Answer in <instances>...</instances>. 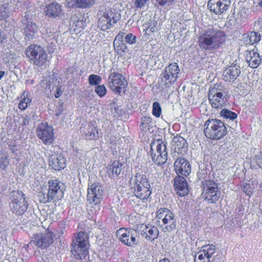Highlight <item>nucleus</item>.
<instances>
[{
	"mask_svg": "<svg viewBox=\"0 0 262 262\" xmlns=\"http://www.w3.org/2000/svg\"><path fill=\"white\" fill-rule=\"evenodd\" d=\"M221 116L227 119L233 120L237 117V114L226 108L223 109L221 112Z\"/></svg>",
	"mask_w": 262,
	"mask_h": 262,
	"instance_id": "nucleus-36",
	"label": "nucleus"
},
{
	"mask_svg": "<svg viewBox=\"0 0 262 262\" xmlns=\"http://www.w3.org/2000/svg\"><path fill=\"white\" fill-rule=\"evenodd\" d=\"M98 27L102 31L110 29L120 18L119 14L115 9L102 7L98 12Z\"/></svg>",
	"mask_w": 262,
	"mask_h": 262,
	"instance_id": "nucleus-6",
	"label": "nucleus"
},
{
	"mask_svg": "<svg viewBox=\"0 0 262 262\" xmlns=\"http://www.w3.org/2000/svg\"><path fill=\"white\" fill-rule=\"evenodd\" d=\"M62 91L60 87H58L56 90V93L54 94L56 98H59L62 94Z\"/></svg>",
	"mask_w": 262,
	"mask_h": 262,
	"instance_id": "nucleus-51",
	"label": "nucleus"
},
{
	"mask_svg": "<svg viewBox=\"0 0 262 262\" xmlns=\"http://www.w3.org/2000/svg\"><path fill=\"white\" fill-rule=\"evenodd\" d=\"M45 191V187L41 186L40 187V190L37 192V196L40 203L46 204L52 202L50 195H49V193H46Z\"/></svg>",
	"mask_w": 262,
	"mask_h": 262,
	"instance_id": "nucleus-33",
	"label": "nucleus"
},
{
	"mask_svg": "<svg viewBox=\"0 0 262 262\" xmlns=\"http://www.w3.org/2000/svg\"><path fill=\"white\" fill-rule=\"evenodd\" d=\"M66 5L70 8H77V0H66Z\"/></svg>",
	"mask_w": 262,
	"mask_h": 262,
	"instance_id": "nucleus-48",
	"label": "nucleus"
},
{
	"mask_svg": "<svg viewBox=\"0 0 262 262\" xmlns=\"http://www.w3.org/2000/svg\"><path fill=\"white\" fill-rule=\"evenodd\" d=\"M254 185L253 183H248L244 185L243 190L246 195L250 196L253 193Z\"/></svg>",
	"mask_w": 262,
	"mask_h": 262,
	"instance_id": "nucleus-41",
	"label": "nucleus"
},
{
	"mask_svg": "<svg viewBox=\"0 0 262 262\" xmlns=\"http://www.w3.org/2000/svg\"><path fill=\"white\" fill-rule=\"evenodd\" d=\"M54 233L48 228L43 233L38 232L34 234L31 242L38 248L43 249L51 246L54 241Z\"/></svg>",
	"mask_w": 262,
	"mask_h": 262,
	"instance_id": "nucleus-13",
	"label": "nucleus"
},
{
	"mask_svg": "<svg viewBox=\"0 0 262 262\" xmlns=\"http://www.w3.org/2000/svg\"><path fill=\"white\" fill-rule=\"evenodd\" d=\"M174 1L175 0H156V3L160 6H168L174 3Z\"/></svg>",
	"mask_w": 262,
	"mask_h": 262,
	"instance_id": "nucleus-47",
	"label": "nucleus"
},
{
	"mask_svg": "<svg viewBox=\"0 0 262 262\" xmlns=\"http://www.w3.org/2000/svg\"><path fill=\"white\" fill-rule=\"evenodd\" d=\"M74 236L75 239L71 244V252L76 259H83L89 254V235L85 232L80 231L74 234Z\"/></svg>",
	"mask_w": 262,
	"mask_h": 262,
	"instance_id": "nucleus-4",
	"label": "nucleus"
},
{
	"mask_svg": "<svg viewBox=\"0 0 262 262\" xmlns=\"http://www.w3.org/2000/svg\"><path fill=\"white\" fill-rule=\"evenodd\" d=\"M159 262H170L168 259L163 258L161 259Z\"/></svg>",
	"mask_w": 262,
	"mask_h": 262,
	"instance_id": "nucleus-53",
	"label": "nucleus"
},
{
	"mask_svg": "<svg viewBox=\"0 0 262 262\" xmlns=\"http://www.w3.org/2000/svg\"><path fill=\"white\" fill-rule=\"evenodd\" d=\"M129 186L134 195L143 201L147 200L152 192L149 181L145 174L136 173L130 179Z\"/></svg>",
	"mask_w": 262,
	"mask_h": 262,
	"instance_id": "nucleus-2",
	"label": "nucleus"
},
{
	"mask_svg": "<svg viewBox=\"0 0 262 262\" xmlns=\"http://www.w3.org/2000/svg\"><path fill=\"white\" fill-rule=\"evenodd\" d=\"M25 55L30 63L38 67H42L48 60V56L45 49L36 43H31L27 47Z\"/></svg>",
	"mask_w": 262,
	"mask_h": 262,
	"instance_id": "nucleus-5",
	"label": "nucleus"
},
{
	"mask_svg": "<svg viewBox=\"0 0 262 262\" xmlns=\"http://www.w3.org/2000/svg\"><path fill=\"white\" fill-rule=\"evenodd\" d=\"M208 9L215 15L224 14L228 9V0H209L207 4Z\"/></svg>",
	"mask_w": 262,
	"mask_h": 262,
	"instance_id": "nucleus-20",
	"label": "nucleus"
},
{
	"mask_svg": "<svg viewBox=\"0 0 262 262\" xmlns=\"http://www.w3.org/2000/svg\"><path fill=\"white\" fill-rule=\"evenodd\" d=\"M258 4L259 6L262 7V0H259Z\"/></svg>",
	"mask_w": 262,
	"mask_h": 262,
	"instance_id": "nucleus-55",
	"label": "nucleus"
},
{
	"mask_svg": "<svg viewBox=\"0 0 262 262\" xmlns=\"http://www.w3.org/2000/svg\"><path fill=\"white\" fill-rule=\"evenodd\" d=\"M180 72L177 62L169 63L161 72L158 81V87L162 91H168L173 86Z\"/></svg>",
	"mask_w": 262,
	"mask_h": 262,
	"instance_id": "nucleus-3",
	"label": "nucleus"
},
{
	"mask_svg": "<svg viewBox=\"0 0 262 262\" xmlns=\"http://www.w3.org/2000/svg\"><path fill=\"white\" fill-rule=\"evenodd\" d=\"M38 29V26L35 23L28 21L24 28L26 36L27 37H32L37 32Z\"/></svg>",
	"mask_w": 262,
	"mask_h": 262,
	"instance_id": "nucleus-32",
	"label": "nucleus"
},
{
	"mask_svg": "<svg viewBox=\"0 0 262 262\" xmlns=\"http://www.w3.org/2000/svg\"><path fill=\"white\" fill-rule=\"evenodd\" d=\"M9 16L6 7L0 5V20L6 19Z\"/></svg>",
	"mask_w": 262,
	"mask_h": 262,
	"instance_id": "nucleus-46",
	"label": "nucleus"
},
{
	"mask_svg": "<svg viewBox=\"0 0 262 262\" xmlns=\"http://www.w3.org/2000/svg\"><path fill=\"white\" fill-rule=\"evenodd\" d=\"M157 225L163 232H170L176 228V220L173 213L165 208L159 209L157 212Z\"/></svg>",
	"mask_w": 262,
	"mask_h": 262,
	"instance_id": "nucleus-8",
	"label": "nucleus"
},
{
	"mask_svg": "<svg viewBox=\"0 0 262 262\" xmlns=\"http://www.w3.org/2000/svg\"><path fill=\"white\" fill-rule=\"evenodd\" d=\"M133 218H134V216H129V223L130 224H134L136 226H138V224H136V222H132V221L133 220Z\"/></svg>",
	"mask_w": 262,
	"mask_h": 262,
	"instance_id": "nucleus-52",
	"label": "nucleus"
},
{
	"mask_svg": "<svg viewBox=\"0 0 262 262\" xmlns=\"http://www.w3.org/2000/svg\"><path fill=\"white\" fill-rule=\"evenodd\" d=\"M174 169L178 175L187 177L191 172V165L185 158H179L174 163Z\"/></svg>",
	"mask_w": 262,
	"mask_h": 262,
	"instance_id": "nucleus-21",
	"label": "nucleus"
},
{
	"mask_svg": "<svg viewBox=\"0 0 262 262\" xmlns=\"http://www.w3.org/2000/svg\"><path fill=\"white\" fill-rule=\"evenodd\" d=\"M248 39L246 40L247 43L254 45L258 42L260 40V35L257 32L252 31L248 34Z\"/></svg>",
	"mask_w": 262,
	"mask_h": 262,
	"instance_id": "nucleus-34",
	"label": "nucleus"
},
{
	"mask_svg": "<svg viewBox=\"0 0 262 262\" xmlns=\"http://www.w3.org/2000/svg\"><path fill=\"white\" fill-rule=\"evenodd\" d=\"M227 128L223 122L215 119H209L205 123L204 133L210 139L219 140L227 134Z\"/></svg>",
	"mask_w": 262,
	"mask_h": 262,
	"instance_id": "nucleus-7",
	"label": "nucleus"
},
{
	"mask_svg": "<svg viewBox=\"0 0 262 262\" xmlns=\"http://www.w3.org/2000/svg\"><path fill=\"white\" fill-rule=\"evenodd\" d=\"M50 167L55 170H60L66 166V159L61 155H52L49 160Z\"/></svg>",
	"mask_w": 262,
	"mask_h": 262,
	"instance_id": "nucleus-25",
	"label": "nucleus"
},
{
	"mask_svg": "<svg viewBox=\"0 0 262 262\" xmlns=\"http://www.w3.org/2000/svg\"><path fill=\"white\" fill-rule=\"evenodd\" d=\"M7 36L4 32L0 29V45L4 42L5 40L6 39Z\"/></svg>",
	"mask_w": 262,
	"mask_h": 262,
	"instance_id": "nucleus-50",
	"label": "nucleus"
},
{
	"mask_svg": "<svg viewBox=\"0 0 262 262\" xmlns=\"http://www.w3.org/2000/svg\"><path fill=\"white\" fill-rule=\"evenodd\" d=\"M221 195L216 182L210 180L205 181L202 192L203 198L205 200L209 203H215L219 200Z\"/></svg>",
	"mask_w": 262,
	"mask_h": 262,
	"instance_id": "nucleus-12",
	"label": "nucleus"
},
{
	"mask_svg": "<svg viewBox=\"0 0 262 262\" xmlns=\"http://www.w3.org/2000/svg\"><path fill=\"white\" fill-rule=\"evenodd\" d=\"M147 0H136L135 5L137 8H141L146 4Z\"/></svg>",
	"mask_w": 262,
	"mask_h": 262,
	"instance_id": "nucleus-49",
	"label": "nucleus"
},
{
	"mask_svg": "<svg viewBox=\"0 0 262 262\" xmlns=\"http://www.w3.org/2000/svg\"><path fill=\"white\" fill-rule=\"evenodd\" d=\"M38 137L45 145L52 144L54 140V133L52 126L47 123H42L37 128Z\"/></svg>",
	"mask_w": 262,
	"mask_h": 262,
	"instance_id": "nucleus-16",
	"label": "nucleus"
},
{
	"mask_svg": "<svg viewBox=\"0 0 262 262\" xmlns=\"http://www.w3.org/2000/svg\"><path fill=\"white\" fill-rule=\"evenodd\" d=\"M126 33L124 30L120 31L116 36L113 42V46L115 52L118 55H122L127 50V46L124 41V35Z\"/></svg>",
	"mask_w": 262,
	"mask_h": 262,
	"instance_id": "nucleus-22",
	"label": "nucleus"
},
{
	"mask_svg": "<svg viewBox=\"0 0 262 262\" xmlns=\"http://www.w3.org/2000/svg\"><path fill=\"white\" fill-rule=\"evenodd\" d=\"M151 122L150 117L144 116L141 118V129L143 131L149 129L150 124Z\"/></svg>",
	"mask_w": 262,
	"mask_h": 262,
	"instance_id": "nucleus-38",
	"label": "nucleus"
},
{
	"mask_svg": "<svg viewBox=\"0 0 262 262\" xmlns=\"http://www.w3.org/2000/svg\"><path fill=\"white\" fill-rule=\"evenodd\" d=\"M119 239L124 245L132 247L136 244V234L132 229L121 228L116 232Z\"/></svg>",
	"mask_w": 262,
	"mask_h": 262,
	"instance_id": "nucleus-18",
	"label": "nucleus"
},
{
	"mask_svg": "<svg viewBox=\"0 0 262 262\" xmlns=\"http://www.w3.org/2000/svg\"><path fill=\"white\" fill-rule=\"evenodd\" d=\"M150 155L154 162L162 165L167 160V152L166 144L161 141H153L150 143Z\"/></svg>",
	"mask_w": 262,
	"mask_h": 262,
	"instance_id": "nucleus-10",
	"label": "nucleus"
},
{
	"mask_svg": "<svg viewBox=\"0 0 262 262\" xmlns=\"http://www.w3.org/2000/svg\"><path fill=\"white\" fill-rule=\"evenodd\" d=\"M9 165L8 156L6 154H0V168L4 170Z\"/></svg>",
	"mask_w": 262,
	"mask_h": 262,
	"instance_id": "nucleus-39",
	"label": "nucleus"
},
{
	"mask_svg": "<svg viewBox=\"0 0 262 262\" xmlns=\"http://www.w3.org/2000/svg\"><path fill=\"white\" fill-rule=\"evenodd\" d=\"M77 8L86 9L92 7L95 3L96 0H77Z\"/></svg>",
	"mask_w": 262,
	"mask_h": 262,
	"instance_id": "nucleus-35",
	"label": "nucleus"
},
{
	"mask_svg": "<svg viewBox=\"0 0 262 262\" xmlns=\"http://www.w3.org/2000/svg\"><path fill=\"white\" fill-rule=\"evenodd\" d=\"M173 186L178 195L184 196L189 193L188 184L186 179L180 175L176 176L174 179Z\"/></svg>",
	"mask_w": 262,
	"mask_h": 262,
	"instance_id": "nucleus-23",
	"label": "nucleus"
},
{
	"mask_svg": "<svg viewBox=\"0 0 262 262\" xmlns=\"http://www.w3.org/2000/svg\"><path fill=\"white\" fill-rule=\"evenodd\" d=\"M44 13L49 17L57 18L62 13V7L57 2H52L46 7Z\"/></svg>",
	"mask_w": 262,
	"mask_h": 262,
	"instance_id": "nucleus-24",
	"label": "nucleus"
},
{
	"mask_svg": "<svg viewBox=\"0 0 262 262\" xmlns=\"http://www.w3.org/2000/svg\"><path fill=\"white\" fill-rule=\"evenodd\" d=\"M31 102V99L29 97H24L20 100L18 104V107L20 110L24 111L26 110L28 104Z\"/></svg>",
	"mask_w": 262,
	"mask_h": 262,
	"instance_id": "nucleus-43",
	"label": "nucleus"
},
{
	"mask_svg": "<svg viewBox=\"0 0 262 262\" xmlns=\"http://www.w3.org/2000/svg\"><path fill=\"white\" fill-rule=\"evenodd\" d=\"M152 114L156 118H159L162 114V108L158 102H154L152 104Z\"/></svg>",
	"mask_w": 262,
	"mask_h": 262,
	"instance_id": "nucleus-40",
	"label": "nucleus"
},
{
	"mask_svg": "<svg viewBox=\"0 0 262 262\" xmlns=\"http://www.w3.org/2000/svg\"><path fill=\"white\" fill-rule=\"evenodd\" d=\"M159 231L158 228L155 226H145L141 231L142 237L148 241H152L157 238Z\"/></svg>",
	"mask_w": 262,
	"mask_h": 262,
	"instance_id": "nucleus-29",
	"label": "nucleus"
},
{
	"mask_svg": "<svg viewBox=\"0 0 262 262\" xmlns=\"http://www.w3.org/2000/svg\"><path fill=\"white\" fill-rule=\"evenodd\" d=\"M85 140H93L99 138V129L93 122H90L85 128V131L83 134Z\"/></svg>",
	"mask_w": 262,
	"mask_h": 262,
	"instance_id": "nucleus-27",
	"label": "nucleus"
},
{
	"mask_svg": "<svg viewBox=\"0 0 262 262\" xmlns=\"http://www.w3.org/2000/svg\"><path fill=\"white\" fill-rule=\"evenodd\" d=\"M48 186V192L52 202H57L63 198L66 190V186L63 182L57 179L50 180Z\"/></svg>",
	"mask_w": 262,
	"mask_h": 262,
	"instance_id": "nucleus-14",
	"label": "nucleus"
},
{
	"mask_svg": "<svg viewBox=\"0 0 262 262\" xmlns=\"http://www.w3.org/2000/svg\"><path fill=\"white\" fill-rule=\"evenodd\" d=\"M9 207L11 211L16 215L23 214L28 207V203L25 194L21 192L13 195L12 201L9 204Z\"/></svg>",
	"mask_w": 262,
	"mask_h": 262,
	"instance_id": "nucleus-15",
	"label": "nucleus"
},
{
	"mask_svg": "<svg viewBox=\"0 0 262 262\" xmlns=\"http://www.w3.org/2000/svg\"><path fill=\"white\" fill-rule=\"evenodd\" d=\"M216 247L212 244H208L201 247V249L196 253L194 262H210V258L215 253Z\"/></svg>",
	"mask_w": 262,
	"mask_h": 262,
	"instance_id": "nucleus-19",
	"label": "nucleus"
},
{
	"mask_svg": "<svg viewBox=\"0 0 262 262\" xmlns=\"http://www.w3.org/2000/svg\"><path fill=\"white\" fill-rule=\"evenodd\" d=\"M102 194L103 190L99 183H93L88 189V201L91 204H100L102 200Z\"/></svg>",
	"mask_w": 262,
	"mask_h": 262,
	"instance_id": "nucleus-17",
	"label": "nucleus"
},
{
	"mask_svg": "<svg viewBox=\"0 0 262 262\" xmlns=\"http://www.w3.org/2000/svg\"><path fill=\"white\" fill-rule=\"evenodd\" d=\"M157 21L155 20L149 19L147 27L146 28V33L147 35L155 32L157 30Z\"/></svg>",
	"mask_w": 262,
	"mask_h": 262,
	"instance_id": "nucleus-37",
	"label": "nucleus"
},
{
	"mask_svg": "<svg viewBox=\"0 0 262 262\" xmlns=\"http://www.w3.org/2000/svg\"><path fill=\"white\" fill-rule=\"evenodd\" d=\"M108 88L115 94L121 95L125 94L128 85V82L125 77L119 73H111L108 78Z\"/></svg>",
	"mask_w": 262,
	"mask_h": 262,
	"instance_id": "nucleus-11",
	"label": "nucleus"
},
{
	"mask_svg": "<svg viewBox=\"0 0 262 262\" xmlns=\"http://www.w3.org/2000/svg\"><path fill=\"white\" fill-rule=\"evenodd\" d=\"M89 83L91 85H97L101 81V77L98 75L91 74L89 76Z\"/></svg>",
	"mask_w": 262,
	"mask_h": 262,
	"instance_id": "nucleus-42",
	"label": "nucleus"
},
{
	"mask_svg": "<svg viewBox=\"0 0 262 262\" xmlns=\"http://www.w3.org/2000/svg\"><path fill=\"white\" fill-rule=\"evenodd\" d=\"M227 35L224 31L213 27L204 30L198 37V45L204 51H217L226 43Z\"/></svg>",
	"mask_w": 262,
	"mask_h": 262,
	"instance_id": "nucleus-1",
	"label": "nucleus"
},
{
	"mask_svg": "<svg viewBox=\"0 0 262 262\" xmlns=\"http://www.w3.org/2000/svg\"><path fill=\"white\" fill-rule=\"evenodd\" d=\"M173 141L174 151L179 154L184 155L188 147L186 140L181 136H176L173 138Z\"/></svg>",
	"mask_w": 262,
	"mask_h": 262,
	"instance_id": "nucleus-28",
	"label": "nucleus"
},
{
	"mask_svg": "<svg viewBox=\"0 0 262 262\" xmlns=\"http://www.w3.org/2000/svg\"><path fill=\"white\" fill-rule=\"evenodd\" d=\"M241 74V70L236 66H230L227 68L224 73V79L226 81H230L236 79Z\"/></svg>",
	"mask_w": 262,
	"mask_h": 262,
	"instance_id": "nucleus-31",
	"label": "nucleus"
},
{
	"mask_svg": "<svg viewBox=\"0 0 262 262\" xmlns=\"http://www.w3.org/2000/svg\"><path fill=\"white\" fill-rule=\"evenodd\" d=\"M122 164L118 161H114L106 167V173L110 178H116L122 170Z\"/></svg>",
	"mask_w": 262,
	"mask_h": 262,
	"instance_id": "nucleus-30",
	"label": "nucleus"
},
{
	"mask_svg": "<svg viewBox=\"0 0 262 262\" xmlns=\"http://www.w3.org/2000/svg\"><path fill=\"white\" fill-rule=\"evenodd\" d=\"M5 72L4 71H0V80L4 76Z\"/></svg>",
	"mask_w": 262,
	"mask_h": 262,
	"instance_id": "nucleus-54",
	"label": "nucleus"
},
{
	"mask_svg": "<svg viewBox=\"0 0 262 262\" xmlns=\"http://www.w3.org/2000/svg\"><path fill=\"white\" fill-rule=\"evenodd\" d=\"M124 38H125V42L129 45L135 43L137 39L136 36L131 33L124 35Z\"/></svg>",
	"mask_w": 262,
	"mask_h": 262,
	"instance_id": "nucleus-45",
	"label": "nucleus"
},
{
	"mask_svg": "<svg viewBox=\"0 0 262 262\" xmlns=\"http://www.w3.org/2000/svg\"><path fill=\"white\" fill-rule=\"evenodd\" d=\"M224 86L219 83L209 88L208 98L213 107L222 108L225 105L226 98L224 96Z\"/></svg>",
	"mask_w": 262,
	"mask_h": 262,
	"instance_id": "nucleus-9",
	"label": "nucleus"
},
{
	"mask_svg": "<svg viewBox=\"0 0 262 262\" xmlns=\"http://www.w3.org/2000/svg\"><path fill=\"white\" fill-rule=\"evenodd\" d=\"M246 60L249 67L254 69L259 66L261 62V58L257 51L253 49L247 51Z\"/></svg>",
	"mask_w": 262,
	"mask_h": 262,
	"instance_id": "nucleus-26",
	"label": "nucleus"
},
{
	"mask_svg": "<svg viewBox=\"0 0 262 262\" xmlns=\"http://www.w3.org/2000/svg\"><path fill=\"white\" fill-rule=\"evenodd\" d=\"M95 92L100 97H103L106 95L107 90L104 85H97L95 87Z\"/></svg>",
	"mask_w": 262,
	"mask_h": 262,
	"instance_id": "nucleus-44",
	"label": "nucleus"
},
{
	"mask_svg": "<svg viewBox=\"0 0 262 262\" xmlns=\"http://www.w3.org/2000/svg\"><path fill=\"white\" fill-rule=\"evenodd\" d=\"M143 225H144L143 224H141V228H142Z\"/></svg>",
	"mask_w": 262,
	"mask_h": 262,
	"instance_id": "nucleus-56",
	"label": "nucleus"
}]
</instances>
